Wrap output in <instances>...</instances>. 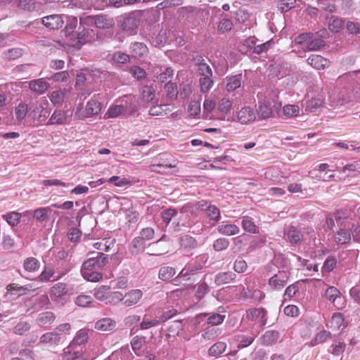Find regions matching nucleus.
<instances>
[{
    "instance_id": "f257e3e1",
    "label": "nucleus",
    "mask_w": 360,
    "mask_h": 360,
    "mask_svg": "<svg viewBox=\"0 0 360 360\" xmlns=\"http://www.w3.org/2000/svg\"><path fill=\"white\" fill-rule=\"evenodd\" d=\"M80 24L83 26L95 25L99 29H111L115 25L112 18L106 15H86L80 18Z\"/></svg>"
},
{
    "instance_id": "f03ea898",
    "label": "nucleus",
    "mask_w": 360,
    "mask_h": 360,
    "mask_svg": "<svg viewBox=\"0 0 360 360\" xmlns=\"http://www.w3.org/2000/svg\"><path fill=\"white\" fill-rule=\"evenodd\" d=\"M101 103L94 98H92L87 102L84 110H83L82 104H79L77 106L75 116L79 120H84L87 117L97 115L101 112Z\"/></svg>"
},
{
    "instance_id": "7ed1b4c3",
    "label": "nucleus",
    "mask_w": 360,
    "mask_h": 360,
    "mask_svg": "<svg viewBox=\"0 0 360 360\" xmlns=\"http://www.w3.org/2000/svg\"><path fill=\"white\" fill-rule=\"evenodd\" d=\"M29 116L32 119L30 125L32 127H39L42 125L46 120V118L49 116V112L42 105H36L31 110Z\"/></svg>"
},
{
    "instance_id": "20e7f679",
    "label": "nucleus",
    "mask_w": 360,
    "mask_h": 360,
    "mask_svg": "<svg viewBox=\"0 0 360 360\" xmlns=\"http://www.w3.org/2000/svg\"><path fill=\"white\" fill-rule=\"evenodd\" d=\"M139 23L140 15L138 13L132 12L123 16L121 27L124 31L132 32L138 28Z\"/></svg>"
},
{
    "instance_id": "39448f33",
    "label": "nucleus",
    "mask_w": 360,
    "mask_h": 360,
    "mask_svg": "<svg viewBox=\"0 0 360 360\" xmlns=\"http://www.w3.org/2000/svg\"><path fill=\"white\" fill-rule=\"evenodd\" d=\"M247 319L262 328L266 324V311L262 308L250 309L247 311Z\"/></svg>"
},
{
    "instance_id": "423d86ee",
    "label": "nucleus",
    "mask_w": 360,
    "mask_h": 360,
    "mask_svg": "<svg viewBox=\"0 0 360 360\" xmlns=\"http://www.w3.org/2000/svg\"><path fill=\"white\" fill-rule=\"evenodd\" d=\"M40 22L49 30H58L61 28L64 24L63 16L58 14L43 17L41 18Z\"/></svg>"
},
{
    "instance_id": "0eeeda50",
    "label": "nucleus",
    "mask_w": 360,
    "mask_h": 360,
    "mask_svg": "<svg viewBox=\"0 0 360 360\" xmlns=\"http://www.w3.org/2000/svg\"><path fill=\"white\" fill-rule=\"evenodd\" d=\"M289 279V274L285 271H279L274 274L269 280V285L273 290H281L288 283Z\"/></svg>"
},
{
    "instance_id": "6e6552de",
    "label": "nucleus",
    "mask_w": 360,
    "mask_h": 360,
    "mask_svg": "<svg viewBox=\"0 0 360 360\" xmlns=\"http://www.w3.org/2000/svg\"><path fill=\"white\" fill-rule=\"evenodd\" d=\"M65 335L57 331L49 332L41 335L40 342L49 345H57L64 341Z\"/></svg>"
},
{
    "instance_id": "1a4fd4ad",
    "label": "nucleus",
    "mask_w": 360,
    "mask_h": 360,
    "mask_svg": "<svg viewBox=\"0 0 360 360\" xmlns=\"http://www.w3.org/2000/svg\"><path fill=\"white\" fill-rule=\"evenodd\" d=\"M25 305L29 308L39 310L51 304L47 295H42L38 297H32L25 301Z\"/></svg>"
},
{
    "instance_id": "9d476101",
    "label": "nucleus",
    "mask_w": 360,
    "mask_h": 360,
    "mask_svg": "<svg viewBox=\"0 0 360 360\" xmlns=\"http://www.w3.org/2000/svg\"><path fill=\"white\" fill-rule=\"evenodd\" d=\"M237 117L241 124H247L255 120L256 113L253 108L244 107L238 111Z\"/></svg>"
},
{
    "instance_id": "9b49d317",
    "label": "nucleus",
    "mask_w": 360,
    "mask_h": 360,
    "mask_svg": "<svg viewBox=\"0 0 360 360\" xmlns=\"http://www.w3.org/2000/svg\"><path fill=\"white\" fill-rule=\"evenodd\" d=\"M97 37V34L94 30L85 27H83V29L79 31L77 35V42L82 45L86 43L94 41Z\"/></svg>"
},
{
    "instance_id": "f8f14e48",
    "label": "nucleus",
    "mask_w": 360,
    "mask_h": 360,
    "mask_svg": "<svg viewBox=\"0 0 360 360\" xmlns=\"http://www.w3.org/2000/svg\"><path fill=\"white\" fill-rule=\"evenodd\" d=\"M49 87L50 84L43 78L33 79L29 82L30 89L38 95L45 94Z\"/></svg>"
},
{
    "instance_id": "ddd939ff",
    "label": "nucleus",
    "mask_w": 360,
    "mask_h": 360,
    "mask_svg": "<svg viewBox=\"0 0 360 360\" xmlns=\"http://www.w3.org/2000/svg\"><path fill=\"white\" fill-rule=\"evenodd\" d=\"M143 296L141 290H131L123 295V304L126 307H131L137 304Z\"/></svg>"
},
{
    "instance_id": "4468645a",
    "label": "nucleus",
    "mask_w": 360,
    "mask_h": 360,
    "mask_svg": "<svg viewBox=\"0 0 360 360\" xmlns=\"http://www.w3.org/2000/svg\"><path fill=\"white\" fill-rule=\"evenodd\" d=\"M51 210L49 207H39L34 210L26 211L23 215L31 216L39 221H44L46 219L49 214L51 213Z\"/></svg>"
},
{
    "instance_id": "2eb2a0df",
    "label": "nucleus",
    "mask_w": 360,
    "mask_h": 360,
    "mask_svg": "<svg viewBox=\"0 0 360 360\" xmlns=\"http://www.w3.org/2000/svg\"><path fill=\"white\" fill-rule=\"evenodd\" d=\"M345 344L338 340H334L329 347L328 352L333 356L336 357V360H342V354L345 349Z\"/></svg>"
},
{
    "instance_id": "dca6fc26",
    "label": "nucleus",
    "mask_w": 360,
    "mask_h": 360,
    "mask_svg": "<svg viewBox=\"0 0 360 360\" xmlns=\"http://www.w3.org/2000/svg\"><path fill=\"white\" fill-rule=\"evenodd\" d=\"M195 65L198 66L197 72L202 77H212L213 73L210 65L205 63L202 57H198L194 59Z\"/></svg>"
},
{
    "instance_id": "f3484780",
    "label": "nucleus",
    "mask_w": 360,
    "mask_h": 360,
    "mask_svg": "<svg viewBox=\"0 0 360 360\" xmlns=\"http://www.w3.org/2000/svg\"><path fill=\"white\" fill-rule=\"evenodd\" d=\"M181 248L186 252H189L198 247L197 240L190 235H183L179 238Z\"/></svg>"
},
{
    "instance_id": "a211bd4d",
    "label": "nucleus",
    "mask_w": 360,
    "mask_h": 360,
    "mask_svg": "<svg viewBox=\"0 0 360 360\" xmlns=\"http://www.w3.org/2000/svg\"><path fill=\"white\" fill-rule=\"evenodd\" d=\"M307 63L317 70H323L329 65V61L319 55H311L308 58Z\"/></svg>"
},
{
    "instance_id": "6ab92c4d",
    "label": "nucleus",
    "mask_w": 360,
    "mask_h": 360,
    "mask_svg": "<svg viewBox=\"0 0 360 360\" xmlns=\"http://www.w3.org/2000/svg\"><path fill=\"white\" fill-rule=\"evenodd\" d=\"M153 73L155 75L157 79L163 83L172 77L174 70L171 68H165L162 70V67H155Z\"/></svg>"
},
{
    "instance_id": "aec40b11",
    "label": "nucleus",
    "mask_w": 360,
    "mask_h": 360,
    "mask_svg": "<svg viewBox=\"0 0 360 360\" xmlns=\"http://www.w3.org/2000/svg\"><path fill=\"white\" fill-rule=\"evenodd\" d=\"M241 74L226 77L224 81L226 89L231 92L239 88L241 85Z\"/></svg>"
},
{
    "instance_id": "412c9836",
    "label": "nucleus",
    "mask_w": 360,
    "mask_h": 360,
    "mask_svg": "<svg viewBox=\"0 0 360 360\" xmlns=\"http://www.w3.org/2000/svg\"><path fill=\"white\" fill-rule=\"evenodd\" d=\"M56 316L52 311H45L38 315L36 321L39 326L47 328L54 322Z\"/></svg>"
},
{
    "instance_id": "4be33fe9",
    "label": "nucleus",
    "mask_w": 360,
    "mask_h": 360,
    "mask_svg": "<svg viewBox=\"0 0 360 360\" xmlns=\"http://www.w3.org/2000/svg\"><path fill=\"white\" fill-rule=\"evenodd\" d=\"M67 112L68 111L66 112L62 110H56L51 116L46 124L51 125L65 124L68 119Z\"/></svg>"
},
{
    "instance_id": "5701e85b",
    "label": "nucleus",
    "mask_w": 360,
    "mask_h": 360,
    "mask_svg": "<svg viewBox=\"0 0 360 360\" xmlns=\"http://www.w3.org/2000/svg\"><path fill=\"white\" fill-rule=\"evenodd\" d=\"M63 359L64 360H86L84 355L75 349V347L68 345L63 349Z\"/></svg>"
},
{
    "instance_id": "b1692460",
    "label": "nucleus",
    "mask_w": 360,
    "mask_h": 360,
    "mask_svg": "<svg viewBox=\"0 0 360 360\" xmlns=\"http://www.w3.org/2000/svg\"><path fill=\"white\" fill-rule=\"evenodd\" d=\"M116 322L110 318H104L95 323V328L101 331H110L115 328Z\"/></svg>"
},
{
    "instance_id": "393cba45",
    "label": "nucleus",
    "mask_w": 360,
    "mask_h": 360,
    "mask_svg": "<svg viewBox=\"0 0 360 360\" xmlns=\"http://www.w3.org/2000/svg\"><path fill=\"white\" fill-rule=\"evenodd\" d=\"M217 231L219 233L226 236H233L239 233V227L235 224H225L221 222L217 226Z\"/></svg>"
},
{
    "instance_id": "a878e982",
    "label": "nucleus",
    "mask_w": 360,
    "mask_h": 360,
    "mask_svg": "<svg viewBox=\"0 0 360 360\" xmlns=\"http://www.w3.org/2000/svg\"><path fill=\"white\" fill-rule=\"evenodd\" d=\"M310 38L307 44L305 46H302L305 51H317L326 45L325 41L322 39L315 37L314 34H312V37Z\"/></svg>"
},
{
    "instance_id": "bb28decb",
    "label": "nucleus",
    "mask_w": 360,
    "mask_h": 360,
    "mask_svg": "<svg viewBox=\"0 0 360 360\" xmlns=\"http://www.w3.org/2000/svg\"><path fill=\"white\" fill-rule=\"evenodd\" d=\"M257 334L252 335H245L243 334H238L234 336L235 340L238 342V349H243L250 345L254 341Z\"/></svg>"
},
{
    "instance_id": "cd10ccee",
    "label": "nucleus",
    "mask_w": 360,
    "mask_h": 360,
    "mask_svg": "<svg viewBox=\"0 0 360 360\" xmlns=\"http://www.w3.org/2000/svg\"><path fill=\"white\" fill-rule=\"evenodd\" d=\"M40 262L35 257H30L23 262V268L28 273H34L40 268Z\"/></svg>"
},
{
    "instance_id": "c85d7f7f",
    "label": "nucleus",
    "mask_w": 360,
    "mask_h": 360,
    "mask_svg": "<svg viewBox=\"0 0 360 360\" xmlns=\"http://www.w3.org/2000/svg\"><path fill=\"white\" fill-rule=\"evenodd\" d=\"M236 277L235 273L232 271L222 272L216 275L214 282L217 285H223L229 283Z\"/></svg>"
},
{
    "instance_id": "c756f323",
    "label": "nucleus",
    "mask_w": 360,
    "mask_h": 360,
    "mask_svg": "<svg viewBox=\"0 0 360 360\" xmlns=\"http://www.w3.org/2000/svg\"><path fill=\"white\" fill-rule=\"evenodd\" d=\"M176 167L174 163L172 162H159L156 164H153L150 166V169L151 172L160 173V174H167V169L174 168Z\"/></svg>"
},
{
    "instance_id": "7c9ffc66",
    "label": "nucleus",
    "mask_w": 360,
    "mask_h": 360,
    "mask_svg": "<svg viewBox=\"0 0 360 360\" xmlns=\"http://www.w3.org/2000/svg\"><path fill=\"white\" fill-rule=\"evenodd\" d=\"M131 52L134 57H141L148 52L147 46L141 42H134L130 46Z\"/></svg>"
},
{
    "instance_id": "2f4dec72",
    "label": "nucleus",
    "mask_w": 360,
    "mask_h": 360,
    "mask_svg": "<svg viewBox=\"0 0 360 360\" xmlns=\"http://www.w3.org/2000/svg\"><path fill=\"white\" fill-rule=\"evenodd\" d=\"M285 234L288 240L291 243L296 244L300 242L302 239V236L300 231L293 226H291L288 228Z\"/></svg>"
},
{
    "instance_id": "473e14b6",
    "label": "nucleus",
    "mask_w": 360,
    "mask_h": 360,
    "mask_svg": "<svg viewBox=\"0 0 360 360\" xmlns=\"http://www.w3.org/2000/svg\"><path fill=\"white\" fill-rule=\"evenodd\" d=\"M335 242L343 245L348 243L351 240V233L347 229H341L335 235Z\"/></svg>"
},
{
    "instance_id": "72a5a7b5",
    "label": "nucleus",
    "mask_w": 360,
    "mask_h": 360,
    "mask_svg": "<svg viewBox=\"0 0 360 360\" xmlns=\"http://www.w3.org/2000/svg\"><path fill=\"white\" fill-rule=\"evenodd\" d=\"M257 115L260 119H267L272 115V109L269 103L259 102Z\"/></svg>"
},
{
    "instance_id": "f704fd0d",
    "label": "nucleus",
    "mask_w": 360,
    "mask_h": 360,
    "mask_svg": "<svg viewBox=\"0 0 360 360\" xmlns=\"http://www.w3.org/2000/svg\"><path fill=\"white\" fill-rule=\"evenodd\" d=\"M31 329V324L25 321H20L13 328V333L18 335H24Z\"/></svg>"
},
{
    "instance_id": "c9c22d12",
    "label": "nucleus",
    "mask_w": 360,
    "mask_h": 360,
    "mask_svg": "<svg viewBox=\"0 0 360 360\" xmlns=\"http://www.w3.org/2000/svg\"><path fill=\"white\" fill-rule=\"evenodd\" d=\"M88 339V333L86 330H80L77 332V335L74 338L73 340L70 343L69 345L72 347L79 346L86 342Z\"/></svg>"
},
{
    "instance_id": "e433bc0d",
    "label": "nucleus",
    "mask_w": 360,
    "mask_h": 360,
    "mask_svg": "<svg viewBox=\"0 0 360 360\" xmlns=\"http://www.w3.org/2000/svg\"><path fill=\"white\" fill-rule=\"evenodd\" d=\"M280 335L278 331L268 330L262 336V341L264 344L269 345H273L278 340Z\"/></svg>"
},
{
    "instance_id": "4c0bfd02",
    "label": "nucleus",
    "mask_w": 360,
    "mask_h": 360,
    "mask_svg": "<svg viewBox=\"0 0 360 360\" xmlns=\"http://www.w3.org/2000/svg\"><path fill=\"white\" fill-rule=\"evenodd\" d=\"M205 212L207 217L211 221H213L214 224L218 222L221 219L220 210L214 205L209 204L208 207H206Z\"/></svg>"
},
{
    "instance_id": "58836bf2",
    "label": "nucleus",
    "mask_w": 360,
    "mask_h": 360,
    "mask_svg": "<svg viewBox=\"0 0 360 360\" xmlns=\"http://www.w3.org/2000/svg\"><path fill=\"white\" fill-rule=\"evenodd\" d=\"M110 292V288L106 285H101L98 288L94 290V296L95 297L102 302H106L108 295Z\"/></svg>"
},
{
    "instance_id": "ea45409f",
    "label": "nucleus",
    "mask_w": 360,
    "mask_h": 360,
    "mask_svg": "<svg viewBox=\"0 0 360 360\" xmlns=\"http://www.w3.org/2000/svg\"><path fill=\"white\" fill-rule=\"evenodd\" d=\"M176 274L175 269L171 266H162L159 270V278L164 281H167L172 278Z\"/></svg>"
},
{
    "instance_id": "a19ab883",
    "label": "nucleus",
    "mask_w": 360,
    "mask_h": 360,
    "mask_svg": "<svg viewBox=\"0 0 360 360\" xmlns=\"http://www.w3.org/2000/svg\"><path fill=\"white\" fill-rule=\"evenodd\" d=\"M340 295V291L333 286L328 288L325 292V297L333 303H335V301L338 302L339 300H343V297Z\"/></svg>"
},
{
    "instance_id": "79ce46f5",
    "label": "nucleus",
    "mask_w": 360,
    "mask_h": 360,
    "mask_svg": "<svg viewBox=\"0 0 360 360\" xmlns=\"http://www.w3.org/2000/svg\"><path fill=\"white\" fill-rule=\"evenodd\" d=\"M67 285L63 283H58L55 284L51 289L50 294L51 296H53L55 297H61L65 294H66Z\"/></svg>"
},
{
    "instance_id": "37998d69",
    "label": "nucleus",
    "mask_w": 360,
    "mask_h": 360,
    "mask_svg": "<svg viewBox=\"0 0 360 360\" xmlns=\"http://www.w3.org/2000/svg\"><path fill=\"white\" fill-rule=\"evenodd\" d=\"M145 337L136 335L131 340L132 350L136 356H141L143 355V352L141 349L142 347V342L145 340Z\"/></svg>"
},
{
    "instance_id": "c03bdc74",
    "label": "nucleus",
    "mask_w": 360,
    "mask_h": 360,
    "mask_svg": "<svg viewBox=\"0 0 360 360\" xmlns=\"http://www.w3.org/2000/svg\"><path fill=\"white\" fill-rule=\"evenodd\" d=\"M220 334L219 330L213 326L207 327L202 332V338L205 340H213L217 338Z\"/></svg>"
},
{
    "instance_id": "a18cd8bd",
    "label": "nucleus",
    "mask_w": 360,
    "mask_h": 360,
    "mask_svg": "<svg viewBox=\"0 0 360 360\" xmlns=\"http://www.w3.org/2000/svg\"><path fill=\"white\" fill-rule=\"evenodd\" d=\"M226 349V344L224 342H218L213 345H212L209 350L208 354L212 356H217L225 352Z\"/></svg>"
},
{
    "instance_id": "49530a36",
    "label": "nucleus",
    "mask_w": 360,
    "mask_h": 360,
    "mask_svg": "<svg viewBox=\"0 0 360 360\" xmlns=\"http://www.w3.org/2000/svg\"><path fill=\"white\" fill-rule=\"evenodd\" d=\"M145 248V240L141 236L133 239L130 246V250L133 254H138L143 250Z\"/></svg>"
},
{
    "instance_id": "de8ad7c7",
    "label": "nucleus",
    "mask_w": 360,
    "mask_h": 360,
    "mask_svg": "<svg viewBox=\"0 0 360 360\" xmlns=\"http://www.w3.org/2000/svg\"><path fill=\"white\" fill-rule=\"evenodd\" d=\"M200 91L207 93L214 85L212 77H202L199 79Z\"/></svg>"
},
{
    "instance_id": "09e8293b",
    "label": "nucleus",
    "mask_w": 360,
    "mask_h": 360,
    "mask_svg": "<svg viewBox=\"0 0 360 360\" xmlns=\"http://www.w3.org/2000/svg\"><path fill=\"white\" fill-rule=\"evenodd\" d=\"M332 334L327 330H321L316 334L315 338L311 340L312 345H316L323 343L331 338Z\"/></svg>"
},
{
    "instance_id": "8fccbe9b",
    "label": "nucleus",
    "mask_w": 360,
    "mask_h": 360,
    "mask_svg": "<svg viewBox=\"0 0 360 360\" xmlns=\"http://www.w3.org/2000/svg\"><path fill=\"white\" fill-rule=\"evenodd\" d=\"M344 26L343 21L338 18L333 16L328 22V29L333 32H338Z\"/></svg>"
},
{
    "instance_id": "3c124183",
    "label": "nucleus",
    "mask_w": 360,
    "mask_h": 360,
    "mask_svg": "<svg viewBox=\"0 0 360 360\" xmlns=\"http://www.w3.org/2000/svg\"><path fill=\"white\" fill-rule=\"evenodd\" d=\"M28 112V106L26 103H20L15 109L16 119L22 121Z\"/></svg>"
},
{
    "instance_id": "603ef678",
    "label": "nucleus",
    "mask_w": 360,
    "mask_h": 360,
    "mask_svg": "<svg viewBox=\"0 0 360 360\" xmlns=\"http://www.w3.org/2000/svg\"><path fill=\"white\" fill-rule=\"evenodd\" d=\"M178 215V210L173 208H169L162 212L161 216L165 223L168 224L172 219H175Z\"/></svg>"
},
{
    "instance_id": "864d4df0",
    "label": "nucleus",
    "mask_w": 360,
    "mask_h": 360,
    "mask_svg": "<svg viewBox=\"0 0 360 360\" xmlns=\"http://www.w3.org/2000/svg\"><path fill=\"white\" fill-rule=\"evenodd\" d=\"M241 225L245 231L252 233H257V226L250 217L248 216L243 217Z\"/></svg>"
},
{
    "instance_id": "5fc2aeb1",
    "label": "nucleus",
    "mask_w": 360,
    "mask_h": 360,
    "mask_svg": "<svg viewBox=\"0 0 360 360\" xmlns=\"http://www.w3.org/2000/svg\"><path fill=\"white\" fill-rule=\"evenodd\" d=\"M177 219H174L172 224L175 231H181V227H187V217L184 214H179L178 212Z\"/></svg>"
},
{
    "instance_id": "6e6d98bb",
    "label": "nucleus",
    "mask_w": 360,
    "mask_h": 360,
    "mask_svg": "<svg viewBox=\"0 0 360 360\" xmlns=\"http://www.w3.org/2000/svg\"><path fill=\"white\" fill-rule=\"evenodd\" d=\"M141 98L145 102H150L155 98V90L153 87L145 86L141 91Z\"/></svg>"
},
{
    "instance_id": "4d7b16f0",
    "label": "nucleus",
    "mask_w": 360,
    "mask_h": 360,
    "mask_svg": "<svg viewBox=\"0 0 360 360\" xmlns=\"http://www.w3.org/2000/svg\"><path fill=\"white\" fill-rule=\"evenodd\" d=\"M161 323L160 319H149L147 315L143 316L142 322L140 323V328L141 330H147L152 327L158 326Z\"/></svg>"
},
{
    "instance_id": "13d9d810",
    "label": "nucleus",
    "mask_w": 360,
    "mask_h": 360,
    "mask_svg": "<svg viewBox=\"0 0 360 360\" xmlns=\"http://www.w3.org/2000/svg\"><path fill=\"white\" fill-rule=\"evenodd\" d=\"M126 110L122 105H115L111 106L105 114L107 117H117Z\"/></svg>"
},
{
    "instance_id": "bf43d9fd",
    "label": "nucleus",
    "mask_w": 360,
    "mask_h": 360,
    "mask_svg": "<svg viewBox=\"0 0 360 360\" xmlns=\"http://www.w3.org/2000/svg\"><path fill=\"white\" fill-rule=\"evenodd\" d=\"M22 55V50L18 48H13L4 51L3 57L7 60H15Z\"/></svg>"
},
{
    "instance_id": "052dcab7",
    "label": "nucleus",
    "mask_w": 360,
    "mask_h": 360,
    "mask_svg": "<svg viewBox=\"0 0 360 360\" xmlns=\"http://www.w3.org/2000/svg\"><path fill=\"white\" fill-rule=\"evenodd\" d=\"M125 216L127 222L129 224H135L138 222L139 219V212L133 207H129L125 210Z\"/></svg>"
},
{
    "instance_id": "680f3d73",
    "label": "nucleus",
    "mask_w": 360,
    "mask_h": 360,
    "mask_svg": "<svg viewBox=\"0 0 360 360\" xmlns=\"http://www.w3.org/2000/svg\"><path fill=\"white\" fill-rule=\"evenodd\" d=\"M124 297L123 295L118 291H111L110 292L108 295V300L105 302V304H110L112 305H115L120 302L123 301Z\"/></svg>"
},
{
    "instance_id": "e2e57ef3",
    "label": "nucleus",
    "mask_w": 360,
    "mask_h": 360,
    "mask_svg": "<svg viewBox=\"0 0 360 360\" xmlns=\"http://www.w3.org/2000/svg\"><path fill=\"white\" fill-rule=\"evenodd\" d=\"M283 112L288 117L297 116L300 113V107L297 105H285L283 108Z\"/></svg>"
},
{
    "instance_id": "0e129e2a",
    "label": "nucleus",
    "mask_w": 360,
    "mask_h": 360,
    "mask_svg": "<svg viewBox=\"0 0 360 360\" xmlns=\"http://www.w3.org/2000/svg\"><path fill=\"white\" fill-rule=\"evenodd\" d=\"M18 6L25 11H33L36 8L35 0H17Z\"/></svg>"
},
{
    "instance_id": "69168bd1",
    "label": "nucleus",
    "mask_w": 360,
    "mask_h": 360,
    "mask_svg": "<svg viewBox=\"0 0 360 360\" xmlns=\"http://www.w3.org/2000/svg\"><path fill=\"white\" fill-rule=\"evenodd\" d=\"M65 98V94L61 90L53 91L50 95V101L56 105H61Z\"/></svg>"
},
{
    "instance_id": "338daca9",
    "label": "nucleus",
    "mask_w": 360,
    "mask_h": 360,
    "mask_svg": "<svg viewBox=\"0 0 360 360\" xmlns=\"http://www.w3.org/2000/svg\"><path fill=\"white\" fill-rule=\"evenodd\" d=\"M94 302L93 298L86 295H79L76 297L75 303L82 307H89Z\"/></svg>"
},
{
    "instance_id": "774afa93",
    "label": "nucleus",
    "mask_w": 360,
    "mask_h": 360,
    "mask_svg": "<svg viewBox=\"0 0 360 360\" xmlns=\"http://www.w3.org/2000/svg\"><path fill=\"white\" fill-rule=\"evenodd\" d=\"M165 89L167 93V96L170 99H175L177 97L178 95V90H177V85L176 83L172 82H167L165 86Z\"/></svg>"
}]
</instances>
